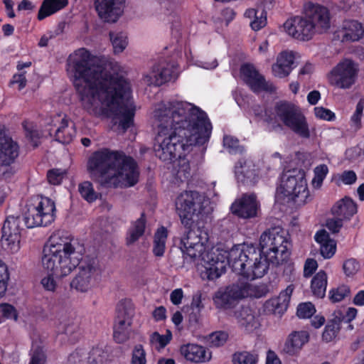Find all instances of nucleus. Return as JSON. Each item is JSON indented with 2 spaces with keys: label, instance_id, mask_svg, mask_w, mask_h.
Returning a JSON list of instances; mask_svg holds the SVG:
<instances>
[{
  "label": "nucleus",
  "instance_id": "nucleus-27",
  "mask_svg": "<svg viewBox=\"0 0 364 364\" xmlns=\"http://www.w3.org/2000/svg\"><path fill=\"white\" fill-rule=\"evenodd\" d=\"M184 358L193 363H204L209 360L205 348L198 344L188 343L181 347Z\"/></svg>",
  "mask_w": 364,
  "mask_h": 364
},
{
  "label": "nucleus",
  "instance_id": "nucleus-23",
  "mask_svg": "<svg viewBox=\"0 0 364 364\" xmlns=\"http://www.w3.org/2000/svg\"><path fill=\"white\" fill-rule=\"evenodd\" d=\"M76 135L75 124L65 115L55 133V139L63 144L73 141Z\"/></svg>",
  "mask_w": 364,
  "mask_h": 364
},
{
  "label": "nucleus",
  "instance_id": "nucleus-45",
  "mask_svg": "<svg viewBox=\"0 0 364 364\" xmlns=\"http://www.w3.org/2000/svg\"><path fill=\"white\" fill-rule=\"evenodd\" d=\"M130 364H146V352L141 344L134 346L132 353Z\"/></svg>",
  "mask_w": 364,
  "mask_h": 364
},
{
  "label": "nucleus",
  "instance_id": "nucleus-49",
  "mask_svg": "<svg viewBox=\"0 0 364 364\" xmlns=\"http://www.w3.org/2000/svg\"><path fill=\"white\" fill-rule=\"evenodd\" d=\"M360 269L359 262L353 258L346 259L343 264V269L348 277L355 274Z\"/></svg>",
  "mask_w": 364,
  "mask_h": 364
},
{
  "label": "nucleus",
  "instance_id": "nucleus-58",
  "mask_svg": "<svg viewBox=\"0 0 364 364\" xmlns=\"http://www.w3.org/2000/svg\"><path fill=\"white\" fill-rule=\"evenodd\" d=\"M113 337L117 343H123L126 342L129 338V328L118 329L117 328L114 327Z\"/></svg>",
  "mask_w": 364,
  "mask_h": 364
},
{
  "label": "nucleus",
  "instance_id": "nucleus-21",
  "mask_svg": "<svg viewBox=\"0 0 364 364\" xmlns=\"http://www.w3.org/2000/svg\"><path fill=\"white\" fill-rule=\"evenodd\" d=\"M235 173L238 183L245 186H252L257 180V174L253 166L246 161H239L235 167Z\"/></svg>",
  "mask_w": 364,
  "mask_h": 364
},
{
  "label": "nucleus",
  "instance_id": "nucleus-38",
  "mask_svg": "<svg viewBox=\"0 0 364 364\" xmlns=\"http://www.w3.org/2000/svg\"><path fill=\"white\" fill-rule=\"evenodd\" d=\"M232 363L233 364H257L258 355L245 350L235 352L232 355Z\"/></svg>",
  "mask_w": 364,
  "mask_h": 364
},
{
  "label": "nucleus",
  "instance_id": "nucleus-55",
  "mask_svg": "<svg viewBox=\"0 0 364 364\" xmlns=\"http://www.w3.org/2000/svg\"><path fill=\"white\" fill-rule=\"evenodd\" d=\"M1 312L2 316L8 319H14L16 321L18 319V313L16 308L9 304H4L1 306Z\"/></svg>",
  "mask_w": 364,
  "mask_h": 364
},
{
  "label": "nucleus",
  "instance_id": "nucleus-12",
  "mask_svg": "<svg viewBox=\"0 0 364 364\" xmlns=\"http://www.w3.org/2000/svg\"><path fill=\"white\" fill-rule=\"evenodd\" d=\"M359 68L358 63L349 58L340 61L331 71L330 80L339 88L348 89L355 84Z\"/></svg>",
  "mask_w": 364,
  "mask_h": 364
},
{
  "label": "nucleus",
  "instance_id": "nucleus-54",
  "mask_svg": "<svg viewBox=\"0 0 364 364\" xmlns=\"http://www.w3.org/2000/svg\"><path fill=\"white\" fill-rule=\"evenodd\" d=\"M44 269L46 270V269ZM46 271L48 272V276L42 279L41 284L46 290L55 291L57 287V284L53 277H58L55 275H53L51 272H48L47 269Z\"/></svg>",
  "mask_w": 364,
  "mask_h": 364
},
{
  "label": "nucleus",
  "instance_id": "nucleus-26",
  "mask_svg": "<svg viewBox=\"0 0 364 364\" xmlns=\"http://www.w3.org/2000/svg\"><path fill=\"white\" fill-rule=\"evenodd\" d=\"M210 260L208 266L205 267V271L201 273V277L209 281H213L219 278L226 271V261L224 258L220 260L218 256L216 258L210 255H208Z\"/></svg>",
  "mask_w": 364,
  "mask_h": 364
},
{
  "label": "nucleus",
  "instance_id": "nucleus-24",
  "mask_svg": "<svg viewBox=\"0 0 364 364\" xmlns=\"http://www.w3.org/2000/svg\"><path fill=\"white\" fill-rule=\"evenodd\" d=\"M331 213L335 217L350 220L357 213V205L353 199L346 196L332 207Z\"/></svg>",
  "mask_w": 364,
  "mask_h": 364
},
{
  "label": "nucleus",
  "instance_id": "nucleus-6",
  "mask_svg": "<svg viewBox=\"0 0 364 364\" xmlns=\"http://www.w3.org/2000/svg\"><path fill=\"white\" fill-rule=\"evenodd\" d=\"M277 228L264 231L259 238L260 249L259 253L256 250V257L245 272V279L254 280L262 277L267 273L270 265L277 267L288 257L290 252L289 240Z\"/></svg>",
  "mask_w": 364,
  "mask_h": 364
},
{
  "label": "nucleus",
  "instance_id": "nucleus-64",
  "mask_svg": "<svg viewBox=\"0 0 364 364\" xmlns=\"http://www.w3.org/2000/svg\"><path fill=\"white\" fill-rule=\"evenodd\" d=\"M318 267V264L316 260L314 259H307L305 264H304V276L310 277L311 276Z\"/></svg>",
  "mask_w": 364,
  "mask_h": 364
},
{
  "label": "nucleus",
  "instance_id": "nucleus-47",
  "mask_svg": "<svg viewBox=\"0 0 364 364\" xmlns=\"http://www.w3.org/2000/svg\"><path fill=\"white\" fill-rule=\"evenodd\" d=\"M357 313L358 310L355 308L349 307L345 314L341 310L335 311L333 314L338 318V322L342 323L343 322L350 323L355 318Z\"/></svg>",
  "mask_w": 364,
  "mask_h": 364
},
{
  "label": "nucleus",
  "instance_id": "nucleus-62",
  "mask_svg": "<svg viewBox=\"0 0 364 364\" xmlns=\"http://www.w3.org/2000/svg\"><path fill=\"white\" fill-rule=\"evenodd\" d=\"M191 308L193 311H196L198 313H200L204 308V305L202 302V294L200 291L193 295Z\"/></svg>",
  "mask_w": 364,
  "mask_h": 364
},
{
  "label": "nucleus",
  "instance_id": "nucleus-32",
  "mask_svg": "<svg viewBox=\"0 0 364 364\" xmlns=\"http://www.w3.org/2000/svg\"><path fill=\"white\" fill-rule=\"evenodd\" d=\"M168 230L164 226L159 228L154 233L153 253L156 257H162L166 250Z\"/></svg>",
  "mask_w": 364,
  "mask_h": 364
},
{
  "label": "nucleus",
  "instance_id": "nucleus-44",
  "mask_svg": "<svg viewBox=\"0 0 364 364\" xmlns=\"http://www.w3.org/2000/svg\"><path fill=\"white\" fill-rule=\"evenodd\" d=\"M316 312L314 305L311 302H305L299 304L296 315L300 318H309Z\"/></svg>",
  "mask_w": 364,
  "mask_h": 364
},
{
  "label": "nucleus",
  "instance_id": "nucleus-19",
  "mask_svg": "<svg viewBox=\"0 0 364 364\" xmlns=\"http://www.w3.org/2000/svg\"><path fill=\"white\" fill-rule=\"evenodd\" d=\"M293 291L294 286L292 284L287 286L279 293L278 296L272 298L265 302V309L274 314H284L289 306Z\"/></svg>",
  "mask_w": 364,
  "mask_h": 364
},
{
  "label": "nucleus",
  "instance_id": "nucleus-16",
  "mask_svg": "<svg viewBox=\"0 0 364 364\" xmlns=\"http://www.w3.org/2000/svg\"><path fill=\"white\" fill-rule=\"evenodd\" d=\"M260 209L259 202L255 194H243L235 200L230 206L231 213L243 219L254 218L257 216Z\"/></svg>",
  "mask_w": 364,
  "mask_h": 364
},
{
  "label": "nucleus",
  "instance_id": "nucleus-20",
  "mask_svg": "<svg viewBox=\"0 0 364 364\" xmlns=\"http://www.w3.org/2000/svg\"><path fill=\"white\" fill-rule=\"evenodd\" d=\"M309 339V335L306 331H293L286 340L283 351L289 355H294L301 349Z\"/></svg>",
  "mask_w": 364,
  "mask_h": 364
},
{
  "label": "nucleus",
  "instance_id": "nucleus-53",
  "mask_svg": "<svg viewBox=\"0 0 364 364\" xmlns=\"http://www.w3.org/2000/svg\"><path fill=\"white\" fill-rule=\"evenodd\" d=\"M277 62L284 64V67H289V68L293 69L292 65L294 63V55L292 53L283 51L278 55Z\"/></svg>",
  "mask_w": 364,
  "mask_h": 364
},
{
  "label": "nucleus",
  "instance_id": "nucleus-31",
  "mask_svg": "<svg viewBox=\"0 0 364 364\" xmlns=\"http://www.w3.org/2000/svg\"><path fill=\"white\" fill-rule=\"evenodd\" d=\"M327 279V274L323 270H320L313 277L311 282V289L314 296L320 299L325 296Z\"/></svg>",
  "mask_w": 364,
  "mask_h": 364
},
{
  "label": "nucleus",
  "instance_id": "nucleus-11",
  "mask_svg": "<svg viewBox=\"0 0 364 364\" xmlns=\"http://www.w3.org/2000/svg\"><path fill=\"white\" fill-rule=\"evenodd\" d=\"M251 288L248 282L238 281L225 289H218L213 296V303L218 309H233L239 300L251 295Z\"/></svg>",
  "mask_w": 364,
  "mask_h": 364
},
{
  "label": "nucleus",
  "instance_id": "nucleus-56",
  "mask_svg": "<svg viewBox=\"0 0 364 364\" xmlns=\"http://www.w3.org/2000/svg\"><path fill=\"white\" fill-rule=\"evenodd\" d=\"M152 338L159 343L161 348H164L170 343L172 338V333L169 330L166 331V335H161L158 332H154L152 334Z\"/></svg>",
  "mask_w": 364,
  "mask_h": 364
},
{
  "label": "nucleus",
  "instance_id": "nucleus-5",
  "mask_svg": "<svg viewBox=\"0 0 364 364\" xmlns=\"http://www.w3.org/2000/svg\"><path fill=\"white\" fill-rule=\"evenodd\" d=\"M55 202L48 197L41 196L36 204L28 205L23 215H9L1 229L2 247L11 253L20 248V232L24 228H33L50 225L55 218Z\"/></svg>",
  "mask_w": 364,
  "mask_h": 364
},
{
  "label": "nucleus",
  "instance_id": "nucleus-37",
  "mask_svg": "<svg viewBox=\"0 0 364 364\" xmlns=\"http://www.w3.org/2000/svg\"><path fill=\"white\" fill-rule=\"evenodd\" d=\"M109 37L114 53H122L126 48L128 43L126 33L110 31Z\"/></svg>",
  "mask_w": 364,
  "mask_h": 364
},
{
  "label": "nucleus",
  "instance_id": "nucleus-52",
  "mask_svg": "<svg viewBox=\"0 0 364 364\" xmlns=\"http://www.w3.org/2000/svg\"><path fill=\"white\" fill-rule=\"evenodd\" d=\"M228 338V334L224 331H217L210 336V341L213 346H223Z\"/></svg>",
  "mask_w": 364,
  "mask_h": 364
},
{
  "label": "nucleus",
  "instance_id": "nucleus-39",
  "mask_svg": "<svg viewBox=\"0 0 364 364\" xmlns=\"http://www.w3.org/2000/svg\"><path fill=\"white\" fill-rule=\"evenodd\" d=\"M350 294V289L348 285L342 284L329 291L328 298L332 303L341 301Z\"/></svg>",
  "mask_w": 364,
  "mask_h": 364
},
{
  "label": "nucleus",
  "instance_id": "nucleus-9",
  "mask_svg": "<svg viewBox=\"0 0 364 364\" xmlns=\"http://www.w3.org/2000/svg\"><path fill=\"white\" fill-rule=\"evenodd\" d=\"M277 117L283 124L302 139H309L311 132L306 117L297 107L287 101H279L274 107Z\"/></svg>",
  "mask_w": 364,
  "mask_h": 364
},
{
  "label": "nucleus",
  "instance_id": "nucleus-40",
  "mask_svg": "<svg viewBox=\"0 0 364 364\" xmlns=\"http://www.w3.org/2000/svg\"><path fill=\"white\" fill-rule=\"evenodd\" d=\"M223 146L231 154H240L243 151V147L240 145V141L236 137L232 136H224Z\"/></svg>",
  "mask_w": 364,
  "mask_h": 364
},
{
  "label": "nucleus",
  "instance_id": "nucleus-25",
  "mask_svg": "<svg viewBox=\"0 0 364 364\" xmlns=\"http://www.w3.org/2000/svg\"><path fill=\"white\" fill-rule=\"evenodd\" d=\"M235 318L240 327L247 333H251L259 326L258 318L249 307H242L235 312Z\"/></svg>",
  "mask_w": 364,
  "mask_h": 364
},
{
  "label": "nucleus",
  "instance_id": "nucleus-4",
  "mask_svg": "<svg viewBox=\"0 0 364 364\" xmlns=\"http://www.w3.org/2000/svg\"><path fill=\"white\" fill-rule=\"evenodd\" d=\"M87 171L90 176L105 188L132 187L139 177L136 161L123 151L102 148L88 158Z\"/></svg>",
  "mask_w": 364,
  "mask_h": 364
},
{
  "label": "nucleus",
  "instance_id": "nucleus-7",
  "mask_svg": "<svg viewBox=\"0 0 364 364\" xmlns=\"http://www.w3.org/2000/svg\"><path fill=\"white\" fill-rule=\"evenodd\" d=\"M330 28V13L327 8L309 4L305 7L304 16H295L284 23V31L294 38L309 41L316 29L326 31Z\"/></svg>",
  "mask_w": 364,
  "mask_h": 364
},
{
  "label": "nucleus",
  "instance_id": "nucleus-46",
  "mask_svg": "<svg viewBox=\"0 0 364 364\" xmlns=\"http://www.w3.org/2000/svg\"><path fill=\"white\" fill-rule=\"evenodd\" d=\"M65 173L66 172L65 171H62L60 168L50 169L47 172V180L51 185H60L62 183Z\"/></svg>",
  "mask_w": 364,
  "mask_h": 364
},
{
  "label": "nucleus",
  "instance_id": "nucleus-59",
  "mask_svg": "<svg viewBox=\"0 0 364 364\" xmlns=\"http://www.w3.org/2000/svg\"><path fill=\"white\" fill-rule=\"evenodd\" d=\"M344 220L341 218L336 217V218L328 219L326 221V228L333 233H337L340 231L343 226V221Z\"/></svg>",
  "mask_w": 364,
  "mask_h": 364
},
{
  "label": "nucleus",
  "instance_id": "nucleus-22",
  "mask_svg": "<svg viewBox=\"0 0 364 364\" xmlns=\"http://www.w3.org/2000/svg\"><path fill=\"white\" fill-rule=\"evenodd\" d=\"M342 41L355 42L364 37V26L357 20H346L342 26Z\"/></svg>",
  "mask_w": 364,
  "mask_h": 364
},
{
  "label": "nucleus",
  "instance_id": "nucleus-41",
  "mask_svg": "<svg viewBox=\"0 0 364 364\" xmlns=\"http://www.w3.org/2000/svg\"><path fill=\"white\" fill-rule=\"evenodd\" d=\"M31 359L29 364H46L47 355L41 346L33 347L31 350Z\"/></svg>",
  "mask_w": 364,
  "mask_h": 364
},
{
  "label": "nucleus",
  "instance_id": "nucleus-48",
  "mask_svg": "<svg viewBox=\"0 0 364 364\" xmlns=\"http://www.w3.org/2000/svg\"><path fill=\"white\" fill-rule=\"evenodd\" d=\"M336 251V242L334 240L330 242H326L320 245V254L324 259L331 258Z\"/></svg>",
  "mask_w": 364,
  "mask_h": 364
},
{
  "label": "nucleus",
  "instance_id": "nucleus-63",
  "mask_svg": "<svg viewBox=\"0 0 364 364\" xmlns=\"http://www.w3.org/2000/svg\"><path fill=\"white\" fill-rule=\"evenodd\" d=\"M26 72L14 74L10 82L11 84H18L19 90H21L26 87Z\"/></svg>",
  "mask_w": 364,
  "mask_h": 364
},
{
  "label": "nucleus",
  "instance_id": "nucleus-42",
  "mask_svg": "<svg viewBox=\"0 0 364 364\" xmlns=\"http://www.w3.org/2000/svg\"><path fill=\"white\" fill-rule=\"evenodd\" d=\"M328 173V168L326 164H321L315 168L314 177L312 180V183L315 188H320L321 186Z\"/></svg>",
  "mask_w": 364,
  "mask_h": 364
},
{
  "label": "nucleus",
  "instance_id": "nucleus-60",
  "mask_svg": "<svg viewBox=\"0 0 364 364\" xmlns=\"http://www.w3.org/2000/svg\"><path fill=\"white\" fill-rule=\"evenodd\" d=\"M340 180L345 185H352L357 181V175L353 170L344 171L340 176Z\"/></svg>",
  "mask_w": 364,
  "mask_h": 364
},
{
  "label": "nucleus",
  "instance_id": "nucleus-1",
  "mask_svg": "<svg viewBox=\"0 0 364 364\" xmlns=\"http://www.w3.org/2000/svg\"><path fill=\"white\" fill-rule=\"evenodd\" d=\"M158 124L156 156L167 164H172V172L183 182L191 176V166L186 156L200 151L203 156L209 141L212 125L205 112L186 101H162L154 110Z\"/></svg>",
  "mask_w": 364,
  "mask_h": 364
},
{
  "label": "nucleus",
  "instance_id": "nucleus-15",
  "mask_svg": "<svg viewBox=\"0 0 364 364\" xmlns=\"http://www.w3.org/2000/svg\"><path fill=\"white\" fill-rule=\"evenodd\" d=\"M255 257L256 248L253 246L241 250H232L226 263H228L234 272L245 278V272H248V267Z\"/></svg>",
  "mask_w": 364,
  "mask_h": 364
},
{
  "label": "nucleus",
  "instance_id": "nucleus-2",
  "mask_svg": "<svg viewBox=\"0 0 364 364\" xmlns=\"http://www.w3.org/2000/svg\"><path fill=\"white\" fill-rule=\"evenodd\" d=\"M97 60V57L85 48L75 51L70 63L75 89L81 100L96 92L101 103L119 119V126L126 132L134 124L135 115V107L125 103L132 94L130 84L117 73L102 72L100 67L95 66Z\"/></svg>",
  "mask_w": 364,
  "mask_h": 364
},
{
  "label": "nucleus",
  "instance_id": "nucleus-61",
  "mask_svg": "<svg viewBox=\"0 0 364 364\" xmlns=\"http://www.w3.org/2000/svg\"><path fill=\"white\" fill-rule=\"evenodd\" d=\"M85 355L82 349H76L68 355L65 364H80Z\"/></svg>",
  "mask_w": 364,
  "mask_h": 364
},
{
  "label": "nucleus",
  "instance_id": "nucleus-28",
  "mask_svg": "<svg viewBox=\"0 0 364 364\" xmlns=\"http://www.w3.org/2000/svg\"><path fill=\"white\" fill-rule=\"evenodd\" d=\"M68 4V0H43L38 12L37 18L42 21L63 9Z\"/></svg>",
  "mask_w": 364,
  "mask_h": 364
},
{
  "label": "nucleus",
  "instance_id": "nucleus-18",
  "mask_svg": "<svg viewBox=\"0 0 364 364\" xmlns=\"http://www.w3.org/2000/svg\"><path fill=\"white\" fill-rule=\"evenodd\" d=\"M175 63L165 59L159 60L152 67L150 78L155 86H161L173 79L176 75Z\"/></svg>",
  "mask_w": 364,
  "mask_h": 364
},
{
  "label": "nucleus",
  "instance_id": "nucleus-10",
  "mask_svg": "<svg viewBox=\"0 0 364 364\" xmlns=\"http://www.w3.org/2000/svg\"><path fill=\"white\" fill-rule=\"evenodd\" d=\"M203 198L196 191H186L176 200V209L184 228H190L193 223V216L202 214Z\"/></svg>",
  "mask_w": 364,
  "mask_h": 364
},
{
  "label": "nucleus",
  "instance_id": "nucleus-30",
  "mask_svg": "<svg viewBox=\"0 0 364 364\" xmlns=\"http://www.w3.org/2000/svg\"><path fill=\"white\" fill-rule=\"evenodd\" d=\"M146 223V214L141 213L140 218L132 223L127 232V245H130L136 242L145 232Z\"/></svg>",
  "mask_w": 364,
  "mask_h": 364
},
{
  "label": "nucleus",
  "instance_id": "nucleus-14",
  "mask_svg": "<svg viewBox=\"0 0 364 364\" xmlns=\"http://www.w3.org/2000/svg\"><path fill=\"white\" fill-rule=\"evenodd\" d=\"M194 223L190 228H185L186 231L181 239V249L187 257L194 259L200 257L205 250V241L200 235V230L194 229Z\"/></svg>",
  "mask_w": 364,
  "mask_h": 364
},
{
  "label": "nucleus",
  "instance_id": "nucleus-36",
  "mask_svg": "<svg viewBox=\"0 0 364 364\" xmlns=\"http://www.w3.org/2000/svg\"><path fill=\"white\" fill-rule=\"evenodd\" d=\"M22 126L25 131V134L28 140L31 143L34 148L38 146L41 141V133L38 130L36 126L30 122L23 121Z\"/></svg>",
  "mask_w": 364,
  "mask_h": 364
},
{
  "label": "nucleus",
  "instance_id": "nucleus-29",
  "mask_svg": "<svg viewBox=\"0 0 364 364\" xmlns=\"http://www.w3.org/2000/svg\"><path fill=\"white\" fill-rule=\"evenodd\" d=\"M117 316L114 321V327L120 328H129L132 323V317L134 309L131 307H127L124 303L120 302L117 306Z\"/></svg>",
  "mask_w": 364,
  "mask_h": 364
},
{
  "label": "nucleus",
  "instance_id": "nucleus-17",
  "mask_svg": "<svg viewBox=\"0 0 364 364\" xmlns=\"http://www.w3.org/2000/svg\"><path fill=\"white\" fill-rule=\"evenodd\" d=\"M98 16L107 23H115L124 13L125 0H94Z\"/></svg>",
  "mask_w": 364,
  "mask_h": 364
},
{
  "label": "nucleus",
  "instance_id": "nucleus-57",
  "mask_svg": "<svg viewBox=\"0 0 364 364\" xmlns=\"http://www.w3.org/2000/svg\"><path fill=\"white\" fill-rule=\"evenodd\" d=\"M292 69L289 67H284V64L276 63L272 65V72L274 76L277 77H285L288 76L291 72Z\"/></svg>",
  "mask_w": 364,
  "mask_h": 364
},
{
  "label": "nucleus",
  "instance_id": "nucleus-50",
  "mask_svg": "<svg viewBox=\"0 0 364 364\" xmlns=\"http://www.w3.org/2000/svg\"><path fill=\"white\" fill-rule=\"evenodd\" d=\"M267 24V11L262 9L259 15L257 14L254 20L250 22V27L252 30L257 31L264 28Z\"/></svg>",
  "mask_w": 364,
  "mask_h": 364
},
{
  "label": "nucleus",
  "instance_id": "nucleus-34",
  "mask_svg": "<svg viewBox=\"0 0 364 364\" xmlns=\"http://www.w3.org/2000/svg\"><path fill=\"white\" fill-rule=\"evenodd\" d=\"M341 328V323L338 318L333 314V318L328 321L322 333V339L326 342L332 341L338 334Z\"/></svg>",
  "mask_w": 364,
  "mask_h": 364
},
{
  "label": "nucleus",
  "instance_id": "nucleus-51",
  "mask_svg": "<svg viewBox=\"0 0 364 364\" xmlns=\"http://www.w3.org/2000/svg\"><path fill=\"white\" fill-rule=\"evenodd\" d=\"M314 114L316 118L332 122L336 119V114L331 110L323 107H316Z\"/></svg>",
  "mask_w": 364,
  "mask_h": 364
},
{
  "label": "nucleus",
  "instance_id": "nucleus-43",
  "mask_svg": "<svg viewBox=\"0 0 364 364\" xmlns=\"http://www.w3.org/2000/svg\"><path fill=\"white\" fill-rule=\"evenodd\" d=\"M9 280V272L7 265L0 259V298L2 297L7 289Z\"/></svg>",
  "mask_w": 364,
  "mask_h": 364
},
{
  "label": "nucleus",
  "instance_id": "nucleus-13",
  "mask_svg": "<svg viewBox=\"0 0 364 364\" xmlns=\"http://www.w3.org/2000/svg\"><path fill=\"white\" fill-rule=\"evenodd\" d=\"M240 72L242 80L253 92L275 91V87L266 81L264 77L259 73L254 65L244 63L241 65Z\"/></svg>",
  "mask_w": 364,
  "mask_h": 364
},
{
  "label": "nucleus",
  "instance_id": "nucleus-33",
  "mask_svg": "<svg viewBox=\"0 0 364 364\" xmlns=\"http://www.w3.org/2000/svg\"><path fill=\"white\" fill-rule=\"evenodd\" d=\"M62 333L67 336L68 342L71 344L77 343L81 337V331L77 323L68 321L60 324Z\"/></svg>",
  "mask_w": 364,
  "mask_h": 364
},
{
  "label": "nucleus",
  "instance_id": "nucleus-8",
  "mask_svg": "<svg viewBox=\"0 0 364 364\" xmlns=\"http://www.w3.org/2000/svg\"><path fill=\"white\" fill-rule=\"evenodd\" d=\"M277 191L289 201L299 205L305 204L309 197L305 171L301 168H293L284 172Z\"/></svg>",
  "mask_w": 364,
  "mask_h": 364
},
{
  "label": "nucleus",
  "instance_id": "nucleus-35",
  "mask_svg": "<svg viewBox=\"0 0 364 364\" xmlns=\"http://www.w3.org/2000/svg\"><path fill=\"white\" fill-rule=\"evenodd\" d=\"M78 192L81 197L89 203L95 202L98 198V193L95 191L92 183L88 181L79 183Z\"/></svg>",
  "mask_w": 364,
  "mask_h": 364
},
{
  "label": "nucleus",
  "instance_id": "nucleus-3",
  "mask_svg": "<svg viewBox=\"0 0 364 364\" xmlns=\"http://www.w3.org/2000/svg\"><path fill=\"white\" fill-rule=\"evenodd\" d=\"M85 252L84 245L80 244L77 239L68 232L58 230L50 236L43 246L42 266L60 278L69 275L79 267V272L70 286L78 292L85 293L90 289L96 272L95 258L84 256Z\"/></svg>",
  "mask_w": 364,
  "mask_h": 364
}]
</instances>
